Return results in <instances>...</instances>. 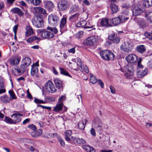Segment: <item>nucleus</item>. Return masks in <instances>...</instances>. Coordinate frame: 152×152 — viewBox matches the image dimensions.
Wrapping results in <instances>:
<instances>
[{"label": "nucleus", "instance_id": "11", "mask_svg": "<svg viewBox=\"0 0 152 152\" xmlns=\"http://www.w3.org/2000/svg\"><path fill=\"white\" fill-rule=\"evenodd\" d=\"M126 73L125 76L127 78L131 79L134 74V67L132 65L127 66L126 70Z\"/></svg>", "mask_w": 152, "mask_h": 152}, {"label": "nucleus", "instance_id": "15", "mask_svg": "<svg viewBox=\"0 0 152 152\" xmlns=\"http://www.w3.org/2000/svg\"><path fill=\"white\" fill-rule=\"evenodd\" d=\"M41 36L44 39L53 38L54 37L52 32L48 31H43L42 32Z\"/></svg>", "mask_w": 152, "mask_h": 152}, {"label": "nucleus", "instance_id": "46", "mask_svg": "<svg viewBox=\"0 0 152 152\" xmlns=\"http://www.w3.org/2000/svg\"><path fill=\"white\" fill-rule=\"evenodd\" d=\"M14 70H15V72H16L17 74L19 75H21L23 73L22 71V69H21L20 67L18 68H14Z\"/></svg>", "mask_w": 152, "mask_h": 152}, {"label": "nucleus", "instance_id": "33", "mask_svg": "<svg viewBox=\"0 0 152 152\" xmlns=\"http://www.w3.org/2000/svg\"><path fill=\"white\" fill-rule=\"evenodd\" d=\"M138 24L140 28H144L146 27V22L142 19H141L138 22Z\"/></svg>", "mask_w": 152, "mask_h": 152}, {"label": "nucleus", "instance_id": "12", "mask_svg": "<svg viewBox=\"0 0 152 152\" xmlns=\"http://www.w3.org/2000/svg\"><path fill=\"white\" fill-rule=\"evenodd\" d=\"M125 59L128 63L133 64L136 62L138 58L135 55L131 54L127 56Z\"/></svg>", "mask_w": 152, "mask_h": 152}, {"label": "nucleus", "instance_id": "30", "mask_svg": "<svg viewBox=\"0 0 152 152\" xmlns=\"http://www.w3.org/2000/svg\"><path fill=\"white\" fill-rule=\"evenodd\" d=\"M42 129H40L36 131L32 132L31 133V134L33 137H37L40 135L42 134Z\"/></svg>", "mask_w": 152, "mask_h": 152}, {"label": "nucleus", "instance_id": "28", "mask_svg": "<svg viewBox=\"0 0 152 152\" xmlns=\"http://www.w3.org/2000/svg\"><path fill=\"white\" fill-rule=\"evenodd\" d=\"M54 82L56 87L58 89H61L62 88V83L60 80L57 78L55 79Z\"/></svg>", "mask_w": 152, "mask_h": 152}, {"label": "nucleus", "instance_id": "4", "mask_svg": "<svg viewBox=\"0 0 152 152\" xmlns=\"http://www.w3.org/2000/svg\"><path fill=\"white\" fill-rule=\"evenodd\" d=\"M73 60L75 61L72 63L71 66L72 68L76 71L80 70L81 71H83L81 59L80 58H77Z\"/></svg>", "mask_w": 152, "mask_h": 152}, {"label": "nucleus", "instance_id": "51", "mask_svg": "<svg viewBox=\"0 0 152 152\" xmlns=\"http://www.w3.org/2000/svg\"><path fill=\"white\" fill-rule=\"evenodd\" d=\"M82 26V23L80 22H79L77 23V24L76 25V26L78 28H80V27H82L83 28H89L90 27H88V28L86 26Z\"/></svg>", "mask_w": 152, "mask_h": 152}, {"label": "nucleus", "instance_id": "6", "mask_svg": "<svg viewBox=\"0 0 152 152\" xmlns=\"http://www.w3.org/2000/svg\"><path fill=\"white\" fill-rule=\"evenodd\" d=\"M58 5V8L60 10L64 11L69 8L71 4L67 0H62L59 1Z\"/></svg>", "mask_w": 152, "mask_h": 152}, {"label": "nucleus", "instance_id": "48", "mask_svg": "<svg viewBox=\"0 0 152 152\" xmlns=\"http://www.w3.org/2000/svg\"><path fill=\"white\" fill-rule=\"evenodd\" d=\"M41 2V0H33L32 3L35 6H38L40 4Z\"/></svg>", "mask_w": 152, "mask_h": 152}, {"label": "nucleus", "instance_id": "13", "mask_svg": "<svg viewBox=\"0 0 152 152\" xmlns=\"http://www.w3.org/2000/svg\"><path fill=\"white\" fill-rule=\"evenodd\" d=\"M148 70L146 68L142 69L139 68L137 72V75L138 77L141 78L147 75Z\"/></svg>", "mask_w": 152, "mask_h": 152}, {"label": "nucleus", "instance_id": "18", "mask_svg": "<svg viewBox=\"0 0 152 152\" xmlns=\"http://www.w3.org/2000/svg\"><path fill=\"white\" fill-rule=\"evenodd\" d=\"M108 38L110 40H112L114 43H118L120 40L119 37L115 36V34H112L108 36Z\"/></svg>", "mask_w": 152, "mask_h": 152}, {"label": "nucleus", "instance_id": "41", "mask_svg": "<svg viewBox=\"0 0 152 152\" xmlns=\"http://www.w3.org/2000/svg\"><path fill=\"white\" fill-rule=\"evenodd\" d=\"M34 33L33 29H27L26 32V36L27 37L30 36Z\"/></svg>", "mask_w": 152, "mask_h": 152}, {"label": "nucleus", "instance_id": "9", "mask_svg": "<svg viewBox=\"0 0 152 152\" xmlns=\"http://www.w3.org/2000/svg\"><path fill=\"white\" fill-rule=\"evenodd\" d=\"M31 62V59L28 57L25 58L22 61V64L20 65V68L22 69L23 73H24L26 70L27 67L30 64Z\"/></svg>", "mask_w": 152, "mask_h": 152}, {"label": "nucleus", "instance_id": "20", "mask_svg": "<svg viewBox=\"0 0 152 152\" xmlns=\"http://www.w3.org/2000/svg\"><path fill=\"white\" fill-rule=\"evenodd\" d=\"M80 11V8L78 6L77 4L72 5L70 8L69 13L70 14H73L76 12Z\"/></svg>", "mask_w": 152, "mask_h": 152}, {"label": "nucleus", "instance_id": "27", "mask_svg": "<svg viewBox=\"0 0 152 152\" xmlns=\"http://www.w3.org/2000/svg\"><path fill=\"white\" fill-rule=\"evenodd\" d=\"M72 134V131L71 130H68L66 131L65 132V138L66 141L68 142L71 141L70 137H72L71 135Z\"/></svg>", "mask_w": 152, "mask_h": 152}, {"label": "nucleus", "instance_id": "45", "mask_svg": "<svg viewBox=\"0 0 152 152\" xmlns=\"http://www.w3.org/2000/svg\"><path fill=\"white\" fill-rule=\"evenodd\" d=\"M12 120V118L11 119L7 117H5L4 118V121L6 123H9L10 124H13V123H12L13 122Z\"/></svg>", "mask_w": 152, "mask_h": 152}, {"label": "nucleus", "instance_id": "42", "mask_svg": "<svg viewBox=\"0 0 152 152\" xmlns=\"http://www.w3.org/2000/svg\"><path fill=\"white\" fill-rule=\"evenodd\" d=\"M101 123L102 122L100 118L98 117H96L94 121L93 124L94 126H96L98 124Z\"/></svg>", "mask_w": 152, "mask_h": 152}, {"label": "nucleus", "instance_id": "23", "mask_svg": "<svg viewBox=\"0 0 152 152\" xmlns=\"http://www.w3.org/2000/svg\"><path fill=\"white\" fill-rule=\"evenodd\" d=\"M146 50L145 47L143 45H138L136 48V51L141 53H144L145 51Z\"/></svg>", "mask_w": 152, "mask_h": 152}, {"label": "nucleus", "instance_id": "22", "mask_svg": "<svg viewBox=\"0 0 152 152\" xmlns=\"http://www.w3.org/2000/svg\"><path fill=\"white\" fill-rule=\"evenodd\" d=\"M72 140L74 142H76L80 144H84L86 143V141L82 138H78L72 137L71 140Z\"/></svg>", "mask_w": 152, "mask_h": 152}, {"label": "nucleus", "instance_id": "14", "mask_svg": "<svg viewBox=\"0 0 152 152\" xmlns=\"http://www.w3.org/2000/svg\"><path fill=\"white\" fill-rule=\"evenodd\" d=\"M23 116L22 114L20 113H13L11 117L12 118L13 124H15L17 123L20 122L21 120V116Z\"/></svg>", "mask_w": 152, "mask_h": 152}, {"label": "nucleus", "instance_id": "54", "mask_svg": "<svg viewBox=\"0 0 152 152\" xmlns=\"http://www.w3.org/2000/svg\"><path fill=\"white\" fill-rule=\"evenodd\" d=\"M91 133L92 135L93 136H95L96 135V133L94 129L92 128L90 130Z\"/></svg>", "mask_w": 152, "mask_h": 152}, {"label": "nucleus", "instance_id": "25", "mask_svg": "<svg viewBox=\"0 0 152 152\" xmlns=\"http://www.w3.org/2000/svg\"><path fill=\"white\" fill-rule=\"evenodd\" d=\"M11 11L14 13L17 14L20 16H23V12L21 9L18 8H13L11 10Z\"/></svg>", "mask_w": 152, "mask_h": 152}, {"label": "nucleus", "instance_id": "35", "mask_svg": "<svg viewBox=\"0 0 152 152\" xmlns=\"http://www.w3.org/2000/svg\"><path fill=\"white\" fill-rule=\"evenodd\" d=\"M84 33L83 31H79L75 34V37L77 39H80L83 37Z\"/></svg>", "mask_w": 152, "mask_h": 152}, {"label": "nucleus", "instance_id": "52", "mask_svg": "<svg viewBox=\"0 0 152 152\" xmlns=\"http://www.w3.org/2000/svg\"><path fill=\"white\" fill-rule=\"evenodd\" d=\"M19 3L20 5L22 7H25L26 9L27 7V5L26 3L23 1H20L19 2ZM23 8V7H22Z\"/></svg>", "mask_w": 152, "mask_h": 152}, {"label": "nucleus", "instance_id": "24", "mask_svg": "<svg viewBox=\"0 0 152 152\" xmlns=\"http://www.w3.org/2000/svg\"><path fill=\"white\" fill-rule=\"evenodd\" d=\"M0 100L4 103H9L11 100V98L6 95L2 96L0 98Z\"/></svg>", "mask_w": 152, "mask_h": 152}, {"label": "nucleus", "instance_id": "36", "mask_svg": "<svg viewBox=\"0 0 152 152\" xmlns=\"http://www.w3.org/2000/svg\"><path fill=\"white\" fill-rule=\"evenodd\" d=\"M60 73L62 75L69 76L71 77L70 75H69L68 72L66 71L65 69L62 67L59 68Z\"/></svg>", "mask_w": 152, "mask_h": 152}, {"label": "nucleus", "instance_id": "5", "mask_svg": "<svg viewBox=\"0 0 152 152\" xmlns=\"http://www.w3.org/2000/svg\"><path fill=\"white\" fill-rule=\"evenodd\" d=\"M33 25L38 28H42L44 25L43 21L40 16H36L32 20Z\"/></svg>", "mask_w": 152, "mask_h": 152}, {"label": "nucleus", "instance_id": "49", "mask_svg": "<svg viewBox=\"0 0 152 152\" xmlns=\"http://www.w3.org/2000/svg\"><path fill=\"white\" fill-rule=\"evenodd\" d=\"M34 101L37 104L45 103V102L43 101L42 100H39L36 98H35Z\"/></svg>", "mask_w": 152, "mask_h": 152}, {"label": "nucleus", "instance_id": "21", "mask_svg": "<svg viewBox=\"0 0 152 152\" xmlns=\"http://www.w3.org/2000/svg\"><path fill=\"white\" fill-rule=\"evenodd\" d=\"M45 5L46 9L50 11H52L54 8L53 3L50 1H46L45 2Z\"/></svg>", "mask_w": 152, "mask_h": 152}, {"label": "nucleus", "instance_id": "64", "mask_svg": "<svg viewBox=\"0 0 152 152\" xmlns=\"http://www.w3.org/2000/svg\"><path fill=\"white\" fill-rule=\"evenodd\" d=\"M34 41V38L33 37H30L27 40V41L29 42H32Z\"/></svg>", "mask_w": 152, "mask_h": 152}, {"label": "nucleus", "instance_id": "40", "mask_svg": "<svg viewBox=\"0 0 152 152\" xmlns=\"http://www.w3.org/2000/svg\"><path fill=\"white\" fill-rule=\"evenodd\" d=\"M66 18H63L61 20L60 27L62 28H63L66 23Z\"/></svg>", "mask_w": 152, "mask_h": 152}, {"label": "nucleus", "instance_id": "60", "mask_svg": "<svg viewBox=\"0 0 152 152\" xmlns=\"http://www.w3.org/2000/svg\"><path fill=\"white\" fill-rule=\"evenodd\" d=\"M141 58H140L139 60L138 61L137 65L139 68H142L143 67V66L141 64Z\"/></svg>", "mask_w": 152, "mask_h": 152}, {"label": "nucleus", "instance_id": "59", "mask_svg": "<svg viewBox=\"0 0 152 152\" xmlns=\"http://www.w3.org/2000/svg\"><path fill=\"white\" fill-rule=\"evenodd\" d=\"M38 106L41 107L43 108H45L50 110H51V107H50L45 106L41 105H39Z\"/></svg>", "mask_w": 152, "mask_h": 152}, {"label": "nucleus", "instance_id": "37", "mask_svg": "<svg viewBox=\"0 0 152 152\" xmlns=\"http://www.w3.org/2000/svg\"><path fill=\"white\" fill-rule=\"evenodd\" d=\"M80 14L78 13H76L74 15L70 16L69 18V20H72L75 19H77L78 18Z\"/></svg>", "mask_w": 152, "mask_h": 152}, {"label": "nucleus", "instance_id": "10", "mask_svg": "<svg viewBox=\"0 0 152 152\" xmlns=\"http://www.w3.org/2000/svg\"><path fill=\"white\" fill-rule=\"evenodd\" d=\"M45 88L47 92L51 93H54L56 90L55 89L53 82L48 81L45 85Z\"/></svg>", "mask_w": 152, "mask_h": 152}, {"label": "nucleus", "instance_id": "3", "mask_svg": "<svg viewBox=\"0 0 152 152\" xmlns=\"http://www.w3.org/2000/svg\"><path fill=\"white\" fill-rule=\"evenodd\" d=\"M100 55L103 59L106 61L113 60L115 57L113 53L107 50L101 51L100 52Z\"/></svg>", "mask_w": 152, "mask_h": 152}, {"label": "nucleus", "instance_id": "32", "mask_svg": "<svg viewBox=\"0 0 152 152\" xmlns=\"http://www.w3.org/2000/svg\"><path fill=\"white\" fill-rule=\"evenodd\" d=\"M112 14H114L117 12L118 10L117 6L115 4L111 3L110 4Z\"/></svg>", "mask_w": 152, "mask_h": 152}, {"label": "nucleus", "instance_id": "50", "mask_svg": "<svg viewBox=\"0 0 152 152\" xmlns=\"http://www.w3.org/2000/svg\"><path fill=\"white\" fill-rule=\"evenodd\" d=\"M4 84L3 79L0 77V89L4 88Z\"/></svg>", "mask_w": 152, "mask_h": 152}, {"label": "nucleus", "instance_id": "39", "mask_svg": "<svg viewBox=\"0 0 152 152\" xmlns=\"http://www.w3.org/2000/svg\"><path fill=\"white\" fill-rule=\"evenodd\" d=\"M90 82L92 84H94L96 83L97 82V79H96V77L91 74H90Z\"/></svg>", "mask_w": 152, "mask_h": 152}, {"label": "nucleus", "instance_id": "8", "mask_svg": "<svg viewBox=\"0 0 152 152\" xmlns=\"http://www.w3.org/2000/svg\"><path fill=\"white\" fill-rule=\"evenodd\" d=\"M97 42V39L95 36L89 37L84 40L83 43L84 45L92 46L95 45Z\"/></svg>", "mask_w": 152, "mask_h": 152}, {"label": "nucleus", "instance_id": "26", "mask_svg": "<svg viewBox=\"0 0 152 152\" xmlns=\"http://www.w3.org/2000/svg\"><path fill=\"white\" fill-rule=\"evenodd\" d=\"M35 11L37 13H39L43 15L46 14V11L45 10L40 7H35L34 8Z\"/></svg>", "mask_w": 152, "mask_h": 152}, {"label": "nucleus", "instance_id": "44", "mask_svg": "<svg viewBox=\"0 0 152 152\" xmlns=\"http://www.w3.org/2000/svg\"><path fill=\"white\" fill-rule=\"evenodd\" d=\"M147 16V20L150 22H152V12H149Z\"/></svg>", "mask_w": 152, "mask_h": 152}, {"label": "nucleus", "instance_id": "55", "mask_svg": "<svg viewBox=\"0 0 152 152\" xmlns=\"http://www.w3.org/2000/svg\"><path fill=\"white\" fill-rule=\"evenodd\" d=\"M84 68L83 69V70L84 71H82L83 72H85L86 73H88L89 72V70L88 67L86 65L84 66H83Z\"/></svg>", "mask_w": 152, "mask_h": 152}, {"label": "nucleus", "instance_id": "7", "mask_svg": "<svg viewBox=\"0 0 152 152\" xmlns=\"http://www.w3.org/2000/svg\"><path fill=\"white\" fill-rule=\"evenodd\" d=\"M48 21L50 24L52 26H56L59 21V18L56 15L51 14L48 16Z\"/></svg>", "mask_w": 152, "mask_h": 152}, {"label": "nucleus", "instance_id": "47", "mask_svg": "<svg viewBox=\"0 0 152 152\" xmlns=\"http://www.w3.org/2000/svg\"><path fill=\"white\" fill-rule=\"evenodd\" d=\"M82 147L87 152H88L89 151L91 150V147L88 145H83L82 146Z\"/></svg>", "mask_w": 152, "mask_h": 152}, {"label": "nucleus", "instance_id": "57", "mask_svg": "<svg viewBox=\"0 0 152 152\" xmlns=\"http://www.w3.org/2000/svg\"><path fill=\"white\" fill-rule=\"evenodd\" d=\"M98 83L102 88H104V84L102 82V81L101 80H98Z\"/></svg>", "mask_w": 152, "mask_h": 152}, {"label": "nucleus", "instance_id": "43", "mask_svg": "<svg viewBox=\"0 0 152 152\" xmlns=\"http://www.w3.org/2000/svg\"><path fill=\"white\" fill-rule=\"evenodd\" d=\"M145 36L150 40H152V33L145 32L144 33Z\"/></svg>", "mask_w": 152, "mask_h": 152}, {"label": "nucleus", "instance_id": "29", "mask_svg": "<svg viewBox=\"0 0 152 152\" xmlns=\"http://www.w3.org/2000/svg\"><path fill=\"white\" fill-rule=\"evenodd\" d=\"M87 121V120L85 119L82 120V121H80L78 123V127L80 129L83 130L84 129Z\"/></svg>", "mask_w": 152, "mask_h": 152}, {"label": "nucleus", "instance_id": "56", "mask_svg": "<svg viewBox=\"0 0 152 152\" xmlns=\"http://www.w3.org/2000/svg\"><path fill=\"white\" fill-rule=\"evenodd\" d=\"M28 127L32 130H34L36 129V127L34 125L31 124L28 126Z\"/></svg>", "mask_w": 152, "mask_h": 152}, {"label": "nucleus", "instance_id": "38", "mask_svg": "<svg viewBox=\"0 0 152 152\" xmlns=\"http://www.w3.org/2000/svg\"><path fill=\"white\" fill-rule=\"evenodd\" d=\"M31 74V75H34V74L38 73V69L36 67L32 66Z\"/></svg>", "mask_w": 152, "mask_h": 152}, {"label": "nucleus", "instance_id": "61", "mask_svg": "<svg viewBox=\"0 0 152 152\" xmlns=\"http://www.w3.org/2000/svg\"><path fill=\"white\" fill-rule=\"evenodd\" d=\"M110 88L111 93L115 94V91L114 88L111 86H110Z\"/></svg>", "mask_w": 152, "mask_h": 152}, {"label": "nucleus", "instance_id": "62", "mask_svg": "<svg viewBox=\"0 0 152 152\" xmlns=\"http://www.w3.org/2000/svg\"><path fill=\"white\" fill-rule=\"evenodd\" d=\"M59 142L60 144L62 146H64L65 145V143L64 141L61 139H59Z\"/></svg>", "mask_w": 152, "mask_h": 152}, {"label": "nucleus", "instance_id": "63", "mask_svg": "<svg viewBox=\"0 0 152 152\" xmlns=\"http://www.w3.org/2000/svg\"><path fill=\"white\" fill-rule=\"evenodd\" d=\"M61 44L62 45L64 46H66L67 45L70 44V42H61Z\"/></svg>", "mask_w": 152, "mask_h": 152}, {"label": "nucleus", "instance_id": "31", "mask_svg": "<svg viewBox=\"0 0 152 152\" xmlns=\"http://www.w3.org/2000/svg\"><path fill=\"white\" fill-rule=\"evenodd\" d=\"M63 104L61 102L60 103L57 104L54 107V110L56 112H59L62 110L63 108Z\"/></svg>", "mask_w": 152, "mask_h": 152}, {"label": "nucleus", "instance_id": "16", "mask_svg": "<svg viewBox=\"0 0 152 152\" xmlns=\"http://www.w3.org/2000/svg\"><path fill=\"white\" fill-rule=\"evenodd\" d=\"M20 57L17 56L13 57L10 60V64L12 66L18 64L20 62Z\"/></svg>", "mask_w": 152, "mask_h": 152}, {"label": "nucleus", "instance_id": "19", "mask_svg": "<svg viewBox=\"0 0 152 152\" xmlns=\"http://www.w3.org/2000/svg\"><path fill=\"white\" fill-rule=\"evenodd\" d=\"M101 25L104 26H112V23H110L109 20L107 18H103L100 22Z\"/></svg>", "mask_w": 152, "mask_h": 152}, {"label": "nucleus", "instance_id": "2", "mask_svg": "<svg viewBox=\"0 0 152 152\" xmlns=\"http://www.w3.org/2000/svg\"><path fill=\"white\" fill-rule=\"evenodd\" d=\"M134 45L133 41L128 39L122 44L120 47V49L124 52H128L132 50Z\"/></svg>", "mask_w": 152, "mask_h": 152}, {"label": "nucleus", "instance_id": "17", "mask_svg": "<svg viewBox=\"0 0 152 152\" xmlns=\"http://www.w3.org/2000/svg\"><path fill=\"white\" fill-rule=\"evenodd\" d=\"M143 11L138 6H135L132 10L133 15L134 16H137L140 15Z\"/></svg>", "mask_w": 152, "mask_h": 152}, {"label": "nucleus", "instance_id": "1", "mask_svg": "<svg viewBox=\"0 0 152 152\" xmlns=\"http://www.w3.org/2000/svg\"><path fill=\"white\" fill-rule=\"evenodd\" d=\"M126 13L123 12L122 15H119L118 17L113 18L110 22L111 21L113 26L119 24L121 23H123L129 19V17L127 16L129 14L128 11L126 10Z\"/></svg>", "mask_w": 152, "mask_h": 152}, {"label": "nucleus", "instance_id": "53", "mask_svg": "<svg viewBox=\"0 0 152 152\" xmlns=\"http://www.w3.org/2000/svg\"><path fill=\"white\" fill-rule=\"evenodd\" d=\"M9 92L10 94V96L12 97V99H14L15 98V95L13 91L10 90Z\"/></svg>", "mask_w": 152, "mask_h": 152}, {"label": "nucleus", "instance_id": "58", "mask_svg": "<svg viewBox=\"0 0 152 152\" xmlns=\"http://www.w3.org/2000/svg\"><path fill=\"white\" fill-rule=\"evenodd\" d=\"M75 48L74 47L68 50V51L69 53H74L75 52Z\"/></svg>", "mask_w": 152, "mask_h": 152}, {"label": "nucleus", "instance_id": "34", "mask_svg": "<svg viewBox=\"0 0 152 152\" xmlns=\"http://www.w3.org/2000/svg\"><path fill=\"white\" fill-rule=\"evenodd\" d=\"M143 5L146 7H150L152 6V0H144Z\"/></svg>", "mask_w": 152, "mask_h": 152}]
</instances>
